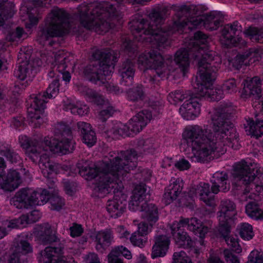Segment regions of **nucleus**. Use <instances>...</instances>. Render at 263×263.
Here are the masks:
<instances>
[{"label": "nucleus", "instance_id": "1", "mask_svg": "<svg viewBox=\"0 0 263 263\" xmlns=\"http://www.w3.org/2000/svg\"><path fill=\"white\" fill-rule=\"evenodd\" d=\"M137 154L135 149L122 151L118 156L104 160L97 165L79 161L77 167L80 175L86 180L95 179V190L101 196L112 193L114 198L108 200L106 209L111 217L121 216L125 209L127 196L120 178L137 165Z\"/></svg>", "mask_w": 263, "mask_h": 263}, {"label": "nucleus", "instance_id": "2", "mask_svg": "<svg viewBox=\"0 0 263 263\" xmlns=\"http://www.w3.org/2000/svg\"><path fill=\"white\" fill-rule=\"evenodd\" d=\"M171 8L175 12L177 20L174 21L172 27L167 30L161 28L165 19L170 15L166 7H158L151 10L148 18L155 25L151 24L145 18L132 22V31L135 39L138 42H152L159 47L167 45V37L176 31L187 28L192 30L203 25V16H196L197 8L191 5H173Z\"/></svg>", "mask_w": 263, "mask_h": 263}, {"label": "nucleus", "instance_id": "3", "mask_svg": "<svg viewBox=\"0 0 263 263\" xmlns=\"http://www.w3.org/2000/svg\"><path fill=\"white\" fill-rule=\"evenodd\" d=\"M78 12L80 24L87 29L98 33L108 31L111 26L109 18L118 14L114 5L107 3L82 4L78 7Z\"/></svg>", "mask_w": 263, "mask_h": 263}, {"label": "nucleus", "instance_id": "4", "mask_svg": "<svg viewBox=\"0 0 263 263\" xmlns=\"http://www.w3.org/2000/svg\"><path fill=\"white\" fill-rule=\"evenodd\" d=\"M208 58L210 63H204L202 61L199 62L198 76L193 85L196 93L199 96L206 97L212 101H218L223 97V89L219 88H213L212 87L221 63V60L215 52L205 54L204 58Z\"/></svg>", "mask_w": 263, "mask_h": 263}, {"label": "nucleus", "instance_id": "5", "mask_svg": "<svg viewBox=\"0 0 263 263\" xmlns=\"http://www.w3.org/2000/svg\"><path fill=\"white\" fill-rule=\"evenodd\" d=\"M261 172L259 164L248 163L245 160H241L233 165V183L235 186L243 184L244 194L250 193L253 187L257 192H261L263 191V176H258Z\"/></svg>", "mask_w": 263, "mask_h": 263}, {"label": "nucleus", "instance_id": "6", "mask_svg": "<svg viewBox=\"0 0 263 263\" xmlns=\"http://www.w3.org/2000/svg\"><path fill=\"white\" fill-rule=\"evenodd\" d=\"M231 107L221 106L215 109L211 116L213 128L214 132L215 143L210 148H221L228 146L232 148L234 145L231 140L233 134L235 137V129L233 125L229 121L232 113Z\"/></svg>", "mask_w": 263, "mask_h": 263}, {"label": "nucleus", "instance_id": "7", "mask_svg": "<svg viewBox=\"0 0 263 263\" xmlns=\"http://www.w3.org/2000/svg\"><path fill=\"white\" fill-rule=\"evenodd\" d=\"M208 41L207 35L201 31H198L194 34V40L190 43L193 44L192 47H188L187 48H180L178 50L175 54L174 60L176 64L178 66L179 69L182 72L183 76L188 71L190 62L189 56L193 57L194 60L197 61V67L198 68V63L200 61H202L203 63L210 62L209 59L208 58L204 59L205 54L213 51H210L205 52L203 47H200V45H205Z\"/></svg>", "mask_w": 263, "mask_h": 263}, {"label": "nucleus", "instance_id": "8", "mask_svg": "<svg viewBox=\"0 0 263 263\" xmlns=\"http://www.w3.org/2000/svg\"><path fill=\"white\" fill-rule=\"evenodd\" d=\"M68 20L69 15L64 10L53 8L39 33L40 41H47L49 37L63 36L68 33L70 28Z\"/></svg>", "mask_w": 263, "mask_h": 263}, {"label": "nucleus", "instance_id": "9", "mask_svg": "<svg viewBox=\"0 0 263 263\" xmlns=\"http://www.w3.org/2000/svg\"><path fill=\"white\" fill-rule=\"evenodd\" d=\"M49 153L51 155L62 156L72 153V149H43L42 154L41 156H40L41 152H38L37 149H26L25 152V153L33 162H36L40 157L39 166L44 176L47 178H50V175L52 173L57 174L60 173L61 171L63 170L60 164L49 160L48 156H47V154Z\"/></svg>", "mask_w": 263, "mask_h": 263}, {"label": "nucleus", "instance_id": "10", "mask_svg": "<svg viewBox=\"0 0 263 263\" xmlns=\"http://www.w3.org/2000/svg\"><path fill=\"white\" fill-rule=\"evenodd\" d=\"M181 145L191 148H208L215 143L214 136L210 130L202 128L197 125L186 127L183 134Z\"/></svg>", "mask_w": 263, "mask_h": 263}, {"label": "nucleus", "instance_id": "11", "mask_svg": "<svg viewBox=\"0 0 263 263\" xmlns=\"http://www.w3.org/2000/svg\"><path fill=\"white\" fill-rule=\"evenodd\" d=\"M49 198V192L46 190L35 191L24 188L17 192L11 199L10 204L17 209H28L35 205L46 203Z\"/></svg>", "mask_w": 263, "mask_h": 263}, {"label": "nucleus", "instance_id": "12", "mask_svg": "<svg viewBox=\"0 0 263 263\" xmlns=\"http://www.w3.org/2000/svg\"><path fill=\"white\" fill-rule=\"evenodd\" d=\"M59 83L58 80H54L49 85L46 91L43 93H40L34 99L33 103L28 108V117L31 123L34 122L36 127H39L42 123L41 116L43 114L47 103L46 99L55 97L59 92Z\"/></svg>", "mask_w": 263, "mask_h": 263}, {"label": "nucleus", "instance_id": "13", "mask_svg": "<svg viewBox=\"0 0 263 263\" xmlns=\"http://www.w3.org/2000/svg\"><path fill=\"white\" fill-rule=\"evenodd\" d=\"M138 65L142 70H154L157 75L161 78L168 76L171 70L165 65L162 55L155 50L140 54L138 57Z\"/></svg>", "mask_w": 263, "mask_h": 263}, {"label": "nucleus", "instance_id": "14", "mask_svg": "<svg viewBox=\"0 0 263 263\" xmlns=\"http://www.w3.org/2000/svg\"><path fill=\"white\" fill-rule=\"evenodd\" d=\"M56 135H61L63 137L60 141L56 139L46 137L44 138L43 143L49 148H73L76 143L73 139L70 128L64 123L58 124L54 130Z\"/></svg>", "mask_w": 263, "mask_h": 263}, {"label": "nucleus", "instance_id": "15", "mask_svg": "<svg viewBox=\"0 0 263 263\" xmlns=\"http://www.w3.org/2000/svg\"><path fill=\"white\" fill-rule=\"evenodd\" d=\"M242 32V27L237 21L228 24L223 27L221 30L220 38L221 43L227 46H237L245 42L239 34Z\"/></svg>", "mask_w": 263, "mask_h": 263}, {"label": "nucleus", "instance_id": "16", "mask_svg": "<svg viewBox=\"0 0 263 263\" xmlns=\"http://www.w3.org/2000/svg\"><path fill=\"white\" fill-rule=\"evenodd\" d=\"M93 57L99 62V67L103 76H110L113 72L117 58L114 52L105 50H97L92 54Z\"/></svg>", "mask_w": 263, "mask_h": 263}, {"label": "nucleus", "instance_id": "17", "mask_svg": "<svg viewBox=\"0 0 263 263\" xmlns=\"http://www.w3.org/2000/svg\"><path fill=\"white\" fill-rule=\"evenodd\" d=\"M226 152V149H185L187 157L195 162H204L217 159Z\"/></svg>", "mask_w": 263, "mask_h": 263}, {"label": "nucleus", "instance_id": "18", "mask_svg": "<svg viewBox=\"0 0 263 263\" xmlns=\"http://www.w3.org/2000/svg\"><path fill=\"white\" fill-rule=\"evenodd\" d=\"M235 208L234 203L230 200L225 199L221 201L217 214L221 232L226 233L229 231V220L235 215Z\"/></svg>", "mask_w": 263, "mask_h": 263}, {"label": "nucleus", "instance_id": "19", "mask_svg": "<svg viewBox=\"0 0 263 263\" xmlns=\"http://www.w3.org/2000/svg\"><path fill=\"white\" fill-rule=\"evenodd\" d=\"M140 211L143 221L138 224L137 232L146 236L151 232L153 226L158 219V210L154 204H150Z\"/></svg>", "mask_w": 263, "mask_h": 263}, {"label": "nucleus", "instance_id": "20", "mask_svg": "<svg viewBox=\"0 0 263 263\" xmlns=\"http://www.w3.org/2000/svg\"><path fill=\"white\" fill-rule=\"evenodd\" d=\"M40 263H72L71 259L64 255L63 247L60 245L57 247H47L41 251Z\"/></svg>", "mask_w": 263, "mask_h": 263}, {"label": "nucleus", "instance_id": "21", "mask_svg": "<svg viewBox=\"0 0 263 263\" xmlns=\"http://www.w3.org/2000/svg\"><path fill=\"white\" fill-rule=\"evenodd\" d=\"M147 196L148 194L146 193V188L144 184L136 186L133 191L131 200L129 202V210L133 211H140L147 208V206L150 205L145 201ZM151 204H152L151 203Z\"/></svg>", "mask_w": 263, "mask_h": 263}, {"label": "nucleus", "instance_id": "22", "mask_svg": "<svg viewBox=\"0 0 263 263\" xmlns=\"http://www.w3.org/2000/svg\"><path fill=\"white\" fill-rule=\"evenodd\" d=\"M152 119V113L148 110H142L133 116L128 123L133 135L140 133Z\"/></svg>", "mask_w": 263, "mask_h": 263}, {"label": "nucleus", "instance_id": "23", "mask_svg": "<svg viewBox=\"0 0 263 263\" xmlns=\"http://www.w3.org/2000/svg\"><path fill=\"white\" fill-rule=\"evenodd\" d=\"M200 112V105L195 98L185 101L179 108L181 116L186 120H193Z\"/></svg>", "mask_w": 263, "mask_h": 263}, {"label": "nucleus", "instance_id": "24", "mask_svg": "<svg viewBox=\"0 0 263 263\" xmlns=\"http://www.w3.org/2000/svg\"><path fill=\"white\" fill-rule=\"evenodd\" d=\"M210 190L211 187L208 183L201 182L195 188H192L190 194L192 197L193 194L198 196L199 199L204 202L207 205L214 206L215 205L214 196L213 195Z\"/></svg>", "mask_w": 263, "mask_h": 263}, {"label": "nucleus", "instance_id": "25", "mask_svg": "<svg viewBox=\"0 0 263 263\" xmlns=\"http://www.w3.org/2000/svg\"><path fill=\"white\" fill-rule=\"evenodd\" d=\"M181 226L175 221L171 226V233L176 245L179 247L190 248L193 245V241L186 232L181 230Z\"/></svg>", "mask_w": 263, "mask_h": 263}, {"label": "nucleus", "instance_id": "26", "mask_svg": "<svg viewBox=\"0 0 263 263\" xmlns=\"http://www.w3.org/2000/svg\"><path fill=\"white\" fill-rule=\"evenodd\" d=\"M261 91V81L258 77H255L245 80L241 97L244 99L258 98Z\"/></svg>", "mask_w": 263, "mask_h": 263}, {"label": "nucleus", "instance_id": "27", "mask_svg": "<svg viewBox=\"0 0 263 263\" xmlns=\"http://www.w3.org/2000/svg\"><path fill=\"white\" fill-rule=\"evenodd\" d=\"M36 232L37 239L43 244L50 243L59 240L55 231L51 229L50 225L48 223L37 226Z\"/></svg>", "mask_w": 263, "mask_h": 263}, {"label": "nucleus", "instance_id": "28", "mask_svg": "<svg viewBox=\"0 0 263 263\" xmlns=\"http://www.w3.org/2000/svg\"><path fill=\"white\" fill-rule=\"evenodd\" d=\"M71 57H66L63 51H59L54 55V68L62 74V79L66 82H69L71 79L70 73L66 70L69 65H71Z\"/></svg>", "mask_w": 263, "mask_h": 263}, {"label": "nucleus", "instance_id": "29", "mask_svg": "<svg viewBox=\"0 0 263 263\" xmlns=\"http://www.w3.org/2000/svg\"><path fill=\"white\" fill-rule=\"evenodd\" d=\"M178 223H179L182 227L187 226V229L196 235H198L201 238L204 237L209 231L208 227L203 226L200 220L196 218L189 219L181 217Z\"/></svg>", "mask_w": 263, "mask_h": 263}, {"label": "nucleus", "instance_id": "30", "mask_svg": "<svg viewBox=\"0 0 263 263\" xmlns=\"http://www.w3.org/2000/svg\"><path fill=\"white\" fill-rule=\"evenodd\" d=\"M228 176L224 172H216L211 179L212 186L211 191L213 194H217L219 192H226L230 189V185L227 183Z\"/></svg>", "mask_w": 263, "mask_h": 263}, {"label": "nucleus", "instance_id": "31", "mask_svg": "<svg viewBox=\"0 0 263 263\" xmlns=\"http://www.w3.org/2000/svg\"><path fill=\"white\" fill-rule=\"evenodd\" d=\"M170 243V240L165 235H159L155 237V243L152 248V257L155 258L165 255Z\"/></svg>", "mask_w": 263, "mask_h": 263}, {"label": "nucleus", "instance_id": "32", "mask_svg": "<svg viewBox=\"0 0 263 263\" xmlns=\"http://www.w3.org/2000/svg\"><path fill=\"white\" fill-rule=\"evenodd\" d=\"M83 74L88 80L93 83H96L98 81H103V76L97 60L84 69Z\"/></svg>", "mask_w": 263, "mask_h": 263}, {"label": "nucleus", "instance_id": "33", "mask_svg": "<svg viewBox=\"0 0 263 263\" xmlns=\"http://www.w3.org/2000/svg\"><path fill=\"white\" fill-rule=\"evenodd\" d=\"M112 240L113 234L110 230H105L98 232L96 236V249L98 251L105 249L110 245Z\"/></svg>", "mask_w": 263, "mask_h": 263}, {"label": "nucleus", "instance_id": "34", "mask_svg": "<svg viewBox=\"0 0 263 263\" xmlns=\"http://www.w3.org/2000/svg\"><path fill=\"white\" fill-rule=\"evenodd\" d=\"M135 68L134 64L130 60L124 62L120 67L119 73L123 81L130 85L132 84L133 78L135 74Z\"/></svg>", "mask_w": 263, "mask_h": 263}, {"label": "nucleus", "instance_id": "35", "mask_svg": "<svg viewBox=\"0 0 263 263\" xmlns=\"http://www.w3.org/2000/svg\"><path fill=\"white\" fill-rule=\"evenodd\" d=\"M204 17L203 26L210 30H216L223 20L222 14L217 11H212L207 14Z\"/></svg>", "mask_w": 263, "mask_h": 263}, {"label": "nucleus", "instance_id": "36", "mask_svg": "<svg viewBox=\"0 0 263 263\" xmlns=\"http://www.w3.org/2000/svg\"><path fill=\"white\" fill-rule=\"evenodd\" d=\"M77 89L80 93L84 96L90 101L93 102L97 105L103 104L104 100L103 97L86 86L79 84L77 85Z\"/></svg>", "mask_w": 263, "mask_h": 263}, {"label": "nucleus", "instance_id": "37", "mask_svg": "<svg viewBox=\"0 0 263 263\" xmlns=\"http://www.w3.org/2000/svg\"><path fill=\"white\" fill-rule=\"evenodd\" d=\"M244 128L247 135H252L256 137L263 135V132L261 128H263V121H256L255 123L252 119L247 120L244 124Z\"/></svg>", "mask_w": 263, "mask_h": 263}, {"label": "nucleus", "instance_id": "38", "mask_svg": "<svg viewBox=\"0 0 263 263\" xmlns=\"http://www.w3.org/2000/svg\"><path fill=\"white\" fill-rule=\"evenodd\" d=\"M14 8V5L11 2L0 3V26L4 24L5 20L13 15Z\"/></svg>", "mask_w": 263, "mask_h": 263}, {"label": "nucleus", "instance_id": "39", "mask_svg": "<svg viewBox=\"0 0 263 263\" xmlns=\"http://www.w3.org/2000/svg\"><path fill=\"white\" fill-rule=\"evenodd\" d=\"M247 214L255 219H263V210L255 201L249 202L246 206Z\"/></svg>", "mask_w": 263, "mask_h": 263}, {"label": "nucleus", "instance_id": "40", "mask_svg": "<svg viewBox=\"0 0 263 263\" xmlns=\"http://www.w3.org/2000/svg\"><path fill=\"white\" fill-rule=\"evenodd\" d=\"M243 33L253 42L263 43V28L251 26L246 29Z\"/></svg>", "mask_w": 263, "mask_h": 263}, {"label": "nucleus", "instance_id": "41", "mask_svg": "<svg viewBox=\"0 0 263 263\" xmlns=\"http://www.w3.org/2000/svg\"><path fill=\"white\" fill-rule=\"evenodd\" d=\"M237 229L240 236L244 240H249L254 236L252 226L248 223H241Z\"/></svg>", "mask_w": 263, "mask_h": 263}, {"label": "nucleus", "instance_id": "42", "mask_svg": "<svg viewBox=\"0 0 263 263\" xmlns=\"http://www.w3.org/2000/svg\"><path fill=\"white\" fill-rule=\"evenodd\" d=\"M49 192V201L51 204V209L54 210L59 211L61 210L65 205V200L58 193L55 192L54 194H51Z\"/></svg>", "mask_w": 263, "mask_h": 263}, {"label": "nucleus", "instance_id": "43", "mask_svg": "<svg viewBox=\"0 0 263 263\" xmlns=\"http://www.w3.org/2000/svg\"><path fill=\"white\" fill-rule=\"evenodd\" d=\"M219 231L220 234L224 237L227 245L230 246L234 251L236 253L241 252V248L238 242V239L236 237L229 236V234L230 232V227L229 226V231L227 233L221 232V227L219 228Z\"/></svg>", "mask_w": 263, "mask_h": 263}, {"label": "nucleus", "instance_id": "44", "mask_svg": "<svg viewBox=\"0 0 263 263\" xmlns=\"http://www.w3.org/2000/svg\"><path fill=\"white\" fill-rule=\"evenodd\" d=\"M15 252L18 254V253H21L23 254H27L32 252L33 249L31 245L26 240L18 238L16 240L15 245Z\"/></svg>", "mask_w": 263, "mask_h": 263}, {"label": "nucleus", "instance_id": "45", "mask_svg": "<svg viewBox=\"0 0 263 263\" xmlns=\"http://www.w3.org/2000/svg\"><path fill=\"white\" fill-rule=\"evenodd\" d=\"M109 133L115 137L119 136L125 137L133 136L128 124H119L115 126Z\"/></svg>", "mask_w": 263, "mask_h": 263}, {"label": "nucleus", "instance_id": "46", "mask_svg": "<svg viewBox=\"0 0 263 263\" xmlns=\"http://www.w3.org/2000/svg\"><path fill=\"white\" fill-rule=\"evenodd\" d=\"M30 66L27 61H23L14 71L16 77L21 80H24L30 74Z\"/></svg>", "mask_w": 263, "mask_h": 263}, {"label": "nucleus", "instance_id": "47", "mask_svg": "<svg viewBox=\"0 0 263 263\" xmlns=\"http://www.w3.org/2000/svg\"><path fill=\"white\" fill-rule=\"evenodd\" d=\"M145 236L141 235L136 231L133 233L130 237V241L133 245L139 248H143L147 242V238Z\"/></svg>", "mask_w": 263, "mask_h": 263}, {"label": "nucleus", "instance_id": "48", "mask_svg": "<svg viewBox=\"0 0 263 263\" xmlns=\"http://www.w3.org/2000/svg\"><path fill=\"white\" fill-rule=\"evenodd\" d=\"M186 98L187 95L182 90H178L170 93L167 99L171 104H176Z\"/></svg>", "mask_w": 263, "mask_h": 263}, {"label": "nucleus", "instance_id": "49", "mask_svg": "<svg viewBox=\"0 0 263 263\" xmlns=\"http://www.w3.org/2000/svg\"><path fill=\"white\" fill-rule=\"evenodd\" d=\"M67 109L70 110L73 114L80 116L87 115L89 111V108L86 105H82L80 106L73 104H69L67 106Z\"/></svg>", "mask_w": 263, "mask_h": 263}, {"label": "nucleus", "instance_id": "50", "mask_svg": "<svg viewBox=\"0 0 263 263\" xmlns=\"http://www.w3.org/2000/svg\"><path fill=\"white\" fill-rule=\"evenodd\" d=\"M143 95V88L141 86L131 88L128 91L129 99L133 101H140L141 103Z\"/></svg>", "mask_w": 263, "mask_h": 263}, {"label": "nucleus", "instance_id": "51", "mask_svg": "<svg viewBox=\"0 0 263 263\" xmlns=\"http://www.w3.org/2000/svg\"><path fill=\"white\" fill-rule=\"evenodd\" d=\"M18 142L22 148H30L39 146V141L36 139H30L26 136L19 137Z\"/></svg>", "mask_w": 263, "mask_h": 263}, {"label": "nucleus", "instance_id": "52", "mask_svg": "<svg viewBox=\"0 0 263 263\" xmlns=\"http://www.w3.org/2000/svg\"><path fill=\"white\" fill-rule=\"evenodd\" d=\"M183 185V180L181 178L172 179L168 187V190L173 191L174 194H180L181 192Z\"/></svg>", "mask_w": 263, "mask_h": 263}, {"label": "nucleus", "instance_id": "53", "mask_svg": "<svg viewBox=\"0 0 263 263\" xmlns=\"http://www.w3.org/2000/svg\"><path fill=\"white\" fill-rule=\"evenodd\" d=\"M232 65L236 69H239L242 65H249L245 52L237 55L232 61Z\"/></svg>", "mask_w": 263, "mask_h": 263}, {"label": "nucleus", "instance_id": "54", "mask_svg": "<svg viewBox=\"0 0 263 263\" xmlns=\"http://www.w3.org/2000/svg\"><path fill=\"white\" fill-rule=\"evenodd\" d=\"M223 91L228 93H232L237 91V84L234 79L226 80L222 86Z\"/></svg>", "mask_w": 263, "mask_h": 263}, {"label": "nucleus", "instance_id": "55", "mask_svg": "<svg viewBox=\"0 0 263 263\" xmlns=\"http://www.w3.org/2000/svg\"><path fill=\"white\" fill-rule=\"evenodd\" d=\"M248 61L249 62V65L256 61H258L260 58V52L259 50L255 48L250 49L245 52Z\"/></svg>", "mask_w": 263, "mask_h": 263}, {"label": "nucleus", "instance_id": "56", "mask_svg": "<svg viewBox=\"0 0 263 263\" xmlns=\"http://www.w3.org/2000/svg\"><path fill=\"white\" fill-rule=\"evenodd\" d=\"M0 154L5 156L11 163L17 162L20 158L13 149H3L0 152Z\"/></svg>", "mask_w": 263, "mask_h": 263}, {"label": "nucleus", "instance_id": "57", "mask_svg": "<svg viewBox=\"0 0 263 263\" xmlns=\"http://www.w3.org/2000/svg\"><path fill=\"white\" fill-rule=\"evenodd\" d=\"M26 35L24 29L20 27L16 28L14 31L10 32L7 36L6 39L10 42H14L20 40Z\"/></svg>", "mask_w": 263, "mask_h": 263}, {"label": "nucleus", "instance_id": "58", "mask_svg": "<svg viewBox=\"0 0 263 263\" xmlns=\"http://www.w3.org/2000/svg\"><path fill=\"white\" fill-rule=\"evenodd\" d=\"M190 258L183 251L175 252L173 254V261L172 263H190Z\"/></svg>", "mask_w": 263, "mask_h": 263}, {"label": "nucleus", "instance_id": "59", "mask_svg": "<svg viewBox=\"0 0 263 263\" xmlns=\"http://www.w3.org/2000/svg\"><path fill=\"white\" fill-rule=\"evenodd\" d=\"M247 263H263V253L256 250L252 251L248 257Z\"/></svg>", "mask_w": 263, "mask_h": 263}, {"label": "nucleus", "instance_id": "60", "mask_svg": "<svg viewBox=\"0 0 263 263\" xmlns=\"http://www.w3.org/2000/svg\"><path fill=\"white\" fill-rule=\"evenodd\" d=\"M114 108L112 106H108L99 112L98 118L101 122H104L114 114Z\"/></svg>", "mask_w": 263, "mask_h": 263}, {"label": "nucleus", "instance_id": "61", "mask_svg": "<svg viewBox=\"0 0 263 263\" xmlns=\"http://www.w3.org/2000/svg\"><path fill=\"white\" fill-rule=\"evenodd\" d=\"M111 251L115 252V254L117 253V255L119 256L120 254H122L127 259H130L132 258V255L130 251L123 246L115 247Z\"/></svg>", "mask_w": 263, "mask_h": 263}, {"label": "nucleus", "instance_id": "62", "mask_svg": "<svg viewBox=\"0 0 263 263\" xmlns=\"http://www.w3.org/2000/svg\"><path fill=\"white\" fill-rule=\"evenodd\" d=\"M97 138L93 130L85 134L83 137V141L88 147L92 146L96 142Z\"/></svg>", "mask_w": 263, "mask_h": 263}, {"label": "nucleus", "instance_id": "63", "mask_svg": "<svg viewBox=\"0 0 263 263\" xmlns=\"http://www.w3.org/2000/svg\"><path fill=\"white\" fill-rule=\"evenodd\" d=\"M178 196V194H174L173 191L168 190L167 187L163 195V201L165 204L167 205L172 203Z\"/></svg>", "mask_w": 263, "mask_h": 263}, {"label": "nucleus", "instance_id": "64", "mask_svg": "<svg viewBox=\"0 0 263 263\" xmlns=\"http://www.w3.org/2000/svg\"><path fill=\"white\" fill-rule=\"evenodd\" d=\"M223 254L227 263H240L238 257L233 254L231 251L225 250L223 252Z\"/></svg>", "mask_w": 263, "mask_h": 263}]
</instances>
